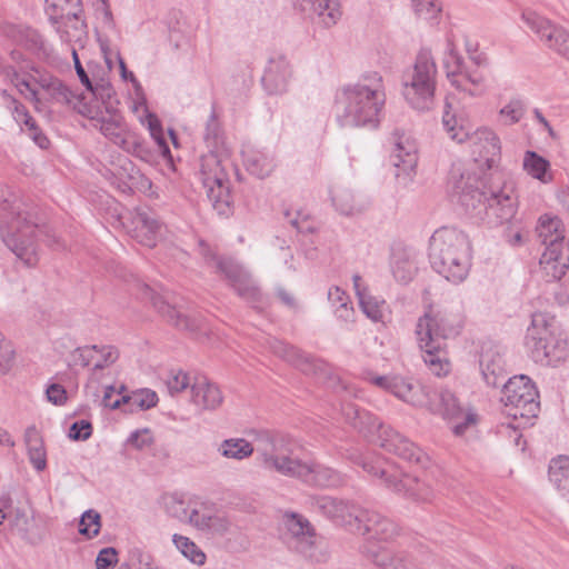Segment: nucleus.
Here are the masks:
<instances>
[{
  "instance_id": "obj_38",
  "label": "nucleus",
  "mask_w": 569,
  "mask_h": 569,
  "mask_svg": "<svg viewBox=\"0 0 569 569\" xmlns=\"http://www.w3.org/2000/svg\"><path fill=\"white\" fill-rule=\"evenodd\" d=\"M523 169L532 178L548 183L552 181L550 162L535 151H527L523 157Z\"/></svg>"
},
{
  "instance_id": "obj_46",
  "label": "nucleus",
  "mask_w": 569,
  "mask_h": 569,
  "mask_svg": "<svg viewBox=\"0 0 569 569\" xmlns=\"http://www.w3.org/2000/svg\"><path fill=\"white\" fill-rule=\"evenodd\" d=\"M123 405H128L130 411L148 410L158 403V396L153 390L140 389L130 395H122Z\"/></svg>"
},
{
  "instance_id": "obj_64",
  "label": "nucleus",
  "mask_w": 569,
  "mask_h": 569,
  "mask_svg": "<svg viewBox=\"0 0 569 569\" xmlns=\"http://www.w3.org/2000/svg\"><path fill=\"white\" fill-rule=\"evenodd\" d=\"M118 562V552L113 547H107L99 551L96 559L97 569H113Z\"/></svg>"
},
{
  "instance_id": "obj_9",
  "label": "nucleus",
  "mask_w": 569,
  "mask_h": 569,
  "mask_svg": "<svg viewBox=\"0 0 569 569\" xmlns=\"http://www.w3.org/2000/svg\"><path fill=\"white\" fill-rule=\"evenodd\" d=\"M501 402L507 417L512 419L510 427L525 429L533 425L540 411L539 392L525 375L509 378L502 386Z\"/></svg>"
},
{
  "instance_id": "obj_61",
  "label": "nucleus",
  "mask_w": 569,
  "mask_h": 569,
  "mask_svg": "<svg viewBox=\"0 0 569 569\" xmlns=\"http://www.w3.org/2000/svg\"><path fill=\"white\" fill-rule=\"evenodd\" d=\"M189 383L188 375L181 370H171L167 379V387L172 396L183 391Z\"/></svg>"
},
{
  "instance_id": "obj_63",
  "label": "nucleus",
  "mask_w": 569,
  "mask_h": 569,
  "mask_svg": "<svg viewBox=\"0 0 569 569\" xmlns=\"http://www.w3.org/2000/svg\"><path fill=\"white\" fill-rule=\"evenodd\" d=\"M92 435V425L88 420L74 421L69 429V437L74 441L88 440Z\"/></svg>"
},
{
  "instance_id": "obj_39",
  "label": "nucleus",
  "mask_w": 569,
  "mask_h": 569,
  "mask_svg": "<svg viewBox=\"0 0 569 569\" xmlns=\"http://www.w3.org/2000/svg\"><path fill=\"white\" fill-rule=\"evenodd\" d=\"M207 189L208 200L211 202L212 208L219 214H228L230 212V193L228 180L224 179L219 182H211L203 184Z\"/></svg>"
},
{
  "instance_id": "obj_25",
  "label": "nucleus",
  "mask_w": 569,
  "mask_h": 569,
  "mask_svg": "<svg viewBox=\"0 0 569 569\" xmlns=\"http://www.w3.org/2000/svg\"><path fill=\"white\" fill-rule=\"evenodd\" d=\"M472 146V152L478 154L479 161L491 168L499 159L501 152V144L499 137L489 128H479L473 132H469V138Z\"/></svg>"
},
{
  "instance_id": "obj_20",
  "label": "nucleus",
  "mask_w": 569,
  "mask_h": 569,
  "mask_svg": "<svg viewBox=\"0 0 569 569\" xmlns=\"http://www.w3.org/2000/svg\"><path fill=\"white\" fill-rule=\"evenodd\" d=\"M373 383L413 407H425L429 400V389L409 378L379 376L373 379Z\"/></svg>"
},
{
  "instance_id": "obj_57",
  "label": "nucleus",
  "mask_w": 569,
  "mask_h": 569,
  "mask_svg": "<svg viewBox=\"0 0 569 569\" xmlns=\"http://www.w3.org/2000/svg\"><path fill=\"white\" fill-rule=\"evenodd\" d=\"M203 138L209 148H217L221 142V130L214 109L206 122Z\"/></svg>"
},
{
  "instance_id": "obj_36",
  "label": "nucleus",
  "mask_w": 569,
  "mask_h": 569,
  "mask_svg": "<svg viewBox=\"0 0 569 569\" xmlns=\"http://www.w3.org/2000/svg\"><path fill=\"white\" fill-rule=\"evenodd\" d=\"M46 13L52 24L82 12L81 0H46Z\"/></svg>"
},
{
  "instance_id": "obj_30",
  "label": "nucleus",
  "mask_w": 569,
  "mask_h": 569,
  "mask_svg": "<svg viewBox=\"0 0 569 569\" xmlns=\"http://www.w3.org/2000/svg\"><path fill=\"white\" fill-rule=\"evenodd\" d=\"M419 347L423 352V361L429 370L437 377L446 376L450 372L451 366L443 351V342L438 343L428 341L425 338L417 337Z\"/></svg>"
},
{
  "instance_id": "obj_60",
  "label": "nucleus",
  "mask_w": 569,
  "mask_h": 569,
  "mask_svg": "<svg viewBox=\"0 0 569 569\" xmlns=\"http://www.w3.org/2000/svg\"><path fill=\"white\" fill-rule=\"evenodd\" d=\"M415 12L425 19H433L441 11L439 0H412Z\"/></svg>"
},
{
  "instance_id": "obj_18",
  "label": "nucleus",
  "mask_w": 569,
  "mask_h": 569,
  "mask_svg": "<svg viewBox=\"0 0 569 569\" xmlns=\"http://www.w3.org/2000/svg\"><path fill=\"white\" fill-rule=\"evenodd\" d=\"M521 18L545 46L569 60V33L562 27L553 24L550 20L531 10H525Z\"/></svg>"
},
{
  "instance_id": "obj_31",
  "label": "nucleus",
  "mask_w": 569,
  "mask_h": 569,
  "mask_svg": "<svg viewBox=\"0 0 569 569\" xmlns=\"http://www.w3.org/2000/svg\"><path fill=\"white\" fill-rule=\"evenodd\" d=\"M419 347L423 352V361L429 370L437 377L446 376L450 372L451 366L443 351V342L438 343L428 341L425 338L417 337Z\"/></svg>"
},
{
  "instance_id": "obj_42",
  "label": "nucleus",
  "mask_w": 569,
  "mask_h": 569,
  "mask_svg": "<svg viewBox=\"0 0 569 569\" xmlns=\"http://www.w3.org/2000/svg\"><path fill=\"white\" fill-rule=\"evenodd\" d=\"M53 26L61 41L66 43L79 41L86 34V23L80 14H76L72 19L60 20L58 24Z\"/></svg>"
},
{
  "instance_id": "obj_21",
  "label": "nucleus",
  "mask_w": 569,
  "mask_h": 569,
  "mask_svg": "<svg viewBox=\"0 0 569 569\" xmlns=\"http://www.w3.org/2000/svg\"><path fill=\"white\" fill-rule=\"evenodd\" d=\"M479 366L488 387L499 388L508 380L503 352L498 345L488 341L481 346Z\"/></svg>"
},
{
  "instance_id": "obj_35",
  "label": "nucleus",
  "mask_w": 569,
  "mask_h": 569,
  "mask_svg": "<svg viewBox=\"0 0 569 569\" xmlns=\"http://www.w3.org/2000/svg\"><path fill=\"white\" fill-rule=\"evenodd\" d=\"M154 308L167 319V321L179 329L197 332L200 330V323L196 319L189 318L176 307L169 305L161 298L153 300Z\"/></svg>"
},
{
  "instance_id": "obj_32",
  "label": "nucleus",
  "mask_w": 569,
  "mask_h": 569,
  "mask_svg": "<svg viewBox=\"0 0 569 569\" xmlns=\"http://www.w3.org/2000/svg\"><path fill=\"white\" fill-rule=\"evenodd\" d=\"M192 401L203 409L214 410L223 400L220 389L206 377L196 378L191 385Z\"/></svg>"
},
{
  "instance_id": "obj_44",
  "label": "nucleus",
  "mask_w": 569,
  "mask_h": 569,
  "mask_svg": "<svg viewBox=\"0 0 569 569\" xmlns=\"http://www.w3.org/2000/svg\"><path fill=\"white\" fill-rule=\"evenodd\" d=\"M201 176L203 184H210L211 182H219L226 179L221 161L213 151L201 157Z\"/></svg>"
},
{
  "instance_id": "obj_34",
  "label": "nucleus",
  "mask_w": 569,
  "mask_h": 569,
  "mask_svg": "<svg viewBox=\"0 0 569 569\" xmlns=\"http://www.w3.org/2000/svg\"><path fill=\"white\" fill-rule=\"evenodd\" d=\"M24 442L31 465L37 471H43L47 467V452L42 437L34 426L27 428Z\"/></svg>"
},
{
  "instance_id": "obj_52",
  "label": "nucleus",
  "mask_w": 569,
  "mask_h": 569,
  "mask_svg": "<svg viewBox=\"0 0 569 569\" xmlns=\"http://www.w3.org/2000/svg\"><path fill=\"white\" fill-rule=\"evenodd\" d=\"M526 111L523 102L519 99L510 100L499 114L505 124L511 126L520 121Z\"/></svg>"
},
{
  "instance_id": "obj_48",
  "label": "nucleus",
  "mask_w": 569,
  "mask_h": 569,
  "mask_svg": "<svg viewBox=\"0 0 569 569\" xmlns=\"http://www.w3.org/2000/svg\"><path fill=\"white\" fill-rule=\"evenodd\" d=\"M147 123H148V129L150 131V134L158 146V151L163 156V158L167 161L172 162V156L170 152V148L164 138L160 120L157 118V116L149 113L147 116Z\"/></svg>"
},
{
  "instance_id": "obj_33",
  "label": "nucleus",
  "mask_w": 569,
  "mask_h": 569,
  "mask_svg": "<svg viewBox=\"0 0 569 569\" xmlns=\"http://www.w3.org/2000/svg\"><path fill=\"white\" fill-rule=\"evenodd\" d=\"M271 349L274 355L291 363L305 373L312 372L317 367L313 359L309 355L284 341L274 339L271 342Z\"/></svg>"
},
{
  "instance_id": "obj_53",
  "label": "nucleus",
  "mask_w": 569,
  "mask_h": 569,
  "mask_svg": "<svg viewBox=\"0 0 569 569\" xmlns=\"http://www.w3.org/2000/svg\"><path fill=\"white\" fill-rule=\"evenodd\" d=\"M442 124L451 140L462 143L469 138V131H467L462 126L458 127L456 117L449 111H445L442 116Z\"/></svg>"
},
{
  "instance_id": "obj_62",
  "label": "nucleus",
  "mask_w": 569,
  "mask_h": 569,
  "mask_svg": "<svg viewBox=\"0 0 569 569\" xmlns=\"http://www.w3.org/2000/svg\"><path fill=\"white\" fill-rule=\"evenodd\" d=\"M124 390V386H120L119 390H117L113 386H104V392L101 400V403L106 408H110L112 410L120 408L123 405L122 401V391Z\"/></svg>"
},
{
  "instance_id": "obj_40",
  "label": "nucleus",
  "mask_w": 569,
  "mask_h": 569,
  "mask_svg": "<svg viewBox=\"0 0 569 569\" xmlns=\"http://www.w3.org/2000/svg\"><path fill=\"white\" fill-rule=\"evenodd\" d=\"M253 451L252 443L244 438H229L218 447V452L226 459L243 460L249 458Z\"/></svg>"
},
{
  "instance_id": "obj_55",
  "label": "nucleus",
  "mask_w": 569,
  "mask_h": 569,
  "mask_svg": "<svg viewBox=\"0 0 569 569\" xmlns=\"http://www.w3.org/2000/svg\"><path fill=\"white\" fill-rule=\"evenodd\" d=\"M415 272L416 267L408 258H396L392 261V273L398 281L408 283L412 280Z\"/></svg>"
},
{
  "instance_id": "obj_45",
  "label": "nucleus",
  "mask_w": 569,
  "mask_h": 569,
  "mask_svg": "<svg viewBox=\"0 0 569 569\" xmlns=\"http://www.w3.org/2000/svg\"><path fill=\"white\" fill-rule=\"evenodd\" d=\"M9 528L22 539H28L33 518L23 508H14L7 513Z\"/></svg>"
},
{
  "instance_id": "obj_7",
  "label": "nucleus",
  "mask_w": 569,
  "mask_h": 569,
  "mask_svg": "<svg viewBox=\"0 0 569 569\" xmlns=\"http://www.w3.org/2000/svg\"><path fill=\"white\" fill-rule=\"evenodd\" d=\"M2 210L11 216L2 230L3 242L27 267H34L39 261L38 234L43 232L39 222L16 198H4Z\"/></svg>"
},
{
  "instance_id": "obj_50",
  "label": "nucleus",
  "mask_w": 569,
  "mask_h": 569,
  "mask_svg": "<svg viewBox=\"0 0 569 569\" xmlns=\"http://www.w3.org/2000/svg\"><path fill=\"white\" fill-rule=\"evenodd\" d=\"M101 528L100 513L93 509L84 511L79 521V533L92 539L99 535Z\"/></svg>"
},
{
  "instance_id": "obj_8",
  "label": "nucleus",
  "mask_w": 569,
  "mask_h": 569,
  "mask_svg": "<svg viewBox=\"0 0 569 569\" xmlns=\"http://www.w3.org/2000/svg\"><path fill=\"white\" fill-rule=\"evenodd\" d=\"M438 69L430 49L418 52L413 66L402 77V94L408 104L419 111H430L436 102Z\"/></svg>"
},
{
  "instance_id": "obj_26",
  "label": "nucleus",
  "mask_w": 569,
  "mask_h": 569,
  "mask_svg": "<svg viewBox=\"0 0 569 569\" xmlns=\"http://www.w3.org/2000/svg\"><path fill=\"white\" fill-rule=\"evenodd\" d=\"M132 223L138 241L149 248L154 247L162 229L157 214L148 207H139L134 210Z\"/></svg>"
},
{
  "instance_id": "obj_27",
  "label": "nucleus",
  "mask_w": 569,
  "mask_h": 569,
  "mask_svg": "<svg viewBox=\"0 0 569 569\" xmlns=\"http://www.w3.org/2000/svg\"><path fill=\"white\" fill-rule=\"evenodd\" d=\"M295 6L310 19L330 28L341 18L339 0H293Z\"/></svg>"
},
{
  "instance_id": "obj_2",
  "label": "nucleus",
  "mask_w": 569,
  "mask_h": 569,
  "mask_svg": "<svg viewBox=\"0 0 569 569\" xmlns=\"http://www.w3.org/2000/svg\"><path fill=\"white\" fill-rule=\"evenodd\" d=\"M386 103L382 76L367 72L356 83H349L337 90L335 109L337 120L342 127L376 128Z\"/></svg>"
},
{
  "instance_id": "obj_43",
  "label": "nucleus",
  "mask_w": 569,
  "mask_h": 569,
  "mask_svg": "<svg viewBox=\"0 0 569 569\" xmlns=\"http://www.w3.org/2000/svg\"><path fill=\"white\" fill-rule=\"evenodd\" d=\"M119 358V351L113 346H101L98 347L97 358L93 361V368L91 376L89 378V382L87 383V388H91V386L96 382H99L98 373L102 369L114 363Z\"/></svg>"
},
{
  "instance_id": "obj_4",
  "label": "nucleus",
  "mask_w": 569,
  "mask_h": 569,
  "mask_svg": "<svg viewBox=\"0 0 569 569\" xmlns=\"http://www.w3.org/2000/svg\"><path fill=\"white\" fill-rule=\"evenodd\" d=\"M432 269L453 283L462 282L471 267V246L468 236L456 228L437 230L429 241Z\"/></svg>"
},
{
  "instance_id": "obj_12",
  "label": "nucleus",
  "mask_w": 569,
  "mask_h": 569,
  "mask_svg": "<svg viewBox=\"0 0 569 569\" xmlns=\"http://www.w3.org/2000/svg\"><path fill=\"white\" fill-rule=\"evenodd\" d=\"M257 452L261 458L262 466L271 471L289 477L299 459L290 456L293 440L290 436L279 432L262 430L258 432Z\"/></svg>"
},
{
  "instance_id": "obj_59",
  "label": "nucleus",
  "mask_w": 569,
  "mask_h": 569,
  "mask_svg": "<svg viewBox=\"0 0 569 569\" xmlns=\"http://www.w3.org/2000/svg\"><path fill=\"white\" fill-rule=\"evenodd\" d=\"M98 346H86L77 348L71 353V361L73 365H80L81 367L93 366V361L97 358Z\"/></svg>"
},
{
  "instance_id": "obj_17",
  "label": "nucleus",
  "mask_w": 569,
  "mask_h": 569,
  "mask_svg": "<svg viewBox=\"0 0 569 569\" xmlns=\"http://www.w3.org/2000/svg\"><path fill=\"white\" fill-rule=\"evenodd\" d=\"M355 522L357 523L358 532L366 537V542L361 548L363 553L366 547L376 550H386L385 548L376 546V542L390 541L399 532L398 525L393 520L368 509H359Z\"/></svg>"
},
{
  "instance_id": "obj_47",
  "label": "nucleus",
  "mask_w": 569,
  "mask_h": 569,
  "mask_svg": "<svg viewBox=\"0 0 569 569\" xmlns=\"http://www.w3.org/2000/svg\"><path fill=\"white\" fill-rule=\"evenodd\" d=\"M72 58H73V62H74V69L80 79V82L87 88V90L91 91L96 97L100 96L101 99H104V98L110 99L111 94L113 92L112 87L110 84H107V86L96 84L94 86L92 83V81L90 80L89 76L87 74L84 68L82 67V64L79 60L78 53L76 52L74 49L72 50Z\"/></svg>"
},
{
  "instance_id": "obj_22",
  "label": "nucleus",
  "mask_w": 569,
  "mask_h": 569,
  "mask_svg": "<svg viewBox=\"0 0 569 569\" xmlns=\"http://www.w3.org/2000/svg\"><path fill=\"white\" fill-rule=\"evenodd\" d=\"M308 503L312 511L335 521L336 523H351L360 508L355 505L330 496H311Z\"/></svg>"
},
{
  "instance_id": "obj_1",
  "label": "nucleus",
  "mask_w": 569,
  "mask_h": 569,
  "mask_svg": "<svg viewBox=\"0 0 569 569\" xmlns=\"http://www.w3.org/2000/svg\"><path fill=\"white\" fill-rule=\"evenodd\" d=\"M450 194L475 218L490 227L512 222L516 218L519 201L511 183L488 186L486 180L476 173L463 172L450 180Z\"/></svg>"
},
{
  "instance_id": "obj_56",
  "label": "nucleus",
  "mask_w": 569,
  "mask_h": 569,
  "mask_svg": "<svg viewBox=\"0 0 569 569\" xmlns=\"http://www.w3.org/2000/svg\"><path fill=\"white\" fill-rule=\"evenodd\" d=\"M166 512L181 521H186L189 515L184 501L176 495H168L162 498Z\"/></svg>"
},
{
  "instance_id": "obj_16",
  "label": "nucleus",
  "mask_w": 569,
  "mask_h": 569,
  "mask_svg": "<svg viewBox=\"0 0 569 569\" xmlns=\"http://www.w3.org/2000/svg\"><path fill=\"white\" fill-rule=\"evenodd\" d=\"M442 64L446 70L447 79L452 87L457 90L468 92L470 96L478 94V92L469 86L475 88L481 86L485 82V76L480 70L473 69L466 63L450 39L447 40Z\"/></svg>"
},
{
  "instance_id": "obj_14",
  "label": "nucleus",
  "mask_w": 569,
  "mask_h": 569,
  "mask_svg": "<svg viewBox=\"0 0 569 569\" xmlns=\"http://www.w3.org/2000/svg\"><path fill=\"white\" fill-rule=\"evenodd\" d=\"M283 526V537L289 548L313 562H325L328 559L326 548L318 541L316 531L307 518L295 512L284 513Z\"/></svg>"
},
{
  "instance_id": "obj_6",
  "label": "nucleus",
  "mask_w": 569,
  "mask_h": 569,
  "mask_svg": "<svg viewBox=\"0 0 569 569\" xmlns=\"http://www.w3.org/2000/svg\"><path fill=\"white\" fill-rule=\"evenodd\" d=\"M350 459L379 486L398 496L416 502H430L435 497V491L429 483L403 472L396 463L360 453L350 456Z\"/></svg>"
},
{
  "instance_id": "obj_37",
  "label": "nucleus",
  "mask_w": 569,
  "mask_h": 569,
  "mask_svg": "<svg viewBox=\"0 0 569 569\" xmlns=\"http://www.w3.org/2000/svg\"><path fill=\"white\" fill-rule=\"evenodd\" d=\"M549 480L561 492L569 497V457L559 456L549 463Z\"/></svg>"
},
{
  "instance_id": "obj_28",
  "label": "nucleus",
  "mask_w": 569,
  "mask_h": 569,
  "mask_svg": "<svg viewBox=\"0 0 569 569\" xmlns=\"http://www.w3.org/2000/svg\"><path fill=\"white\" fill-rule=\"evenodd\" d=\"M291 76L288 60L283 56L269 59L261 82L269 94H280L287 90Z\"/></svg>"
},
{
  "instance_id": "obj_24",
  "label": "nucleus",
  "mask_w": 569,
  "mask_h": 569,
  "mask_svg": "<svg viewBox=\"0 0 569 569\" xmlns=\"http://www.w3.org/2000/svg\"><path fill=\"white\" fill-rule=\"evenodd\" d=\"M289 477L315 487H336L342 482L340 473L332 468L301 460L297 462Z\"/></svg>"
},
{
  "instance_id": "obj_3",
  "label": "nucleus",
  "mask_w": 569,
  "mask_h": 569,
  "mask_svg": "<svg viewBox=\"0 0 569 569\" xmlns=\"http://www.w3.org/2000/svg\"><path fill=\"white\" fill-rule=\"evenodd\" d=\"M341 410L346 420L355 429L362 433L369 441L380 446L386 451L423 467L429 461L428 456L421 448L391 427L383 426L371 412L359 408L353 402L345 403Z\"/></svg>"
},
{
  "instance_id": "obj_19",
  "label": "nucleus",
  "mask_w": 569,
  "mask_h": 569,
  "mask_svg": "<svg viewBox=\"0 0 569 569\" xmlns=\"http://www.w3.org/2000/svg\"><path fill=\"white\" fill-rule=\"evenodd\" d=\"M90 119L93 121L94 128H98L106 138L124 151L134 154L142 152L143 144L128 131L127 123L120 113L90 116Z\"/></svg>"
},
{
  "instance_id": "obj_54",
  "label": "nucleus",
  "mask_w": 569,
  "mask_h": 569,
  "mask_svg": "<svg viewBox=\"0 0 569 569\" xmlns=\"http://www.w3.org/2000/svg\"><path fill=\"white\" fill-rule=\"evenodd\" d=\"M129 561L130 568L133 567L134 569H162L154 563L151 553L140 548H133L129 551Z\"/></svg>"
},
{
  "instance_id": "obj_51",
  "label": "nucleus",
  "mask_w": 569,
  "mask_h": 569,
  "mask_svg": "<svg viewBox=\"0 0 569 569\" xmlns=\"http://www.w3.org/2000/svg\"><path fill=\"white\" fill-rule=\"evenodd\" d=\"M359 306L363 313L375 322L382 321L385 301L372 297L370 293L361 296Z\"/></svg>"
},
{
  "instance_id": "obj_29",
  "label": "nucleus",
  "mask_w": 569,
  "mask_h": 569,
  "mask_svg": "<svg viewBox=\"0 0 569 569\" xmlns=\"http://www.w3.org/2000/svg\"><path fill=\"white\" fill-rule=\"evenodd\" d=\"M246 170L259 178L269 177L277 167L276 154L268 148L249 147L242 151Z\"/></svg>"
},
{
  "instance_id": "obj_41",
  "label": "nucleus",
  "mask_w": 569,
  "mask_h": 569,
  "mask_svg": "<svg viewBox=\"0 0 569 569\" xmlns=\"http://www.w3.org/2000/svg\"><path fill=\"white\" fill-rule=\"evenodd\" d=\"M331 201L336 209L346 216L355 214L361 210L356 201L352 191L343 186H336L331 189Z\"/></svg>"
},
{
  "instance_id": "obj_23",
  "label": "nucleus",
  "mask_w": 569,
  "mask_h": 569,
  "mask_svg": "<svg viewBox=\"0 0 569 569\" xmlns=\"http://www.w3.org/2000/svg\"><path fill=\"white\" fill-rule=\"evenodd\" d=\"M390 160L397 168L396 177L405 183L411 180V176L418 163L417 146L413 140L405 134L395 133V148Z\"/></svg>"
},
{
  "instance_id": "obj_11",
  "label": "nucleus",
  "mask_w": 569,
  "mask_h": 569,
  "mask_svg": "<svg viewBox=\"0 0 569 569\" xmlns=\"http://www.w3.org/2000/svg\"><path fill=\"white\" fill-rule=\"evenodd\" d=\"M201 254L208 266L224 276L237 295L256 309L264 306L263 295L251 274L230 258L218 257L207 244L200 242Z\"/></svg>"
},
{
  "instance_id": "obj_5",
  "label": "nucleus",
  "mask_w": 569,
  "mask_h": 569,
  "mask_svg": "<svg viewBox=\"0 0 569 569\" xmlns=\"http://www.w3.org/2000/svg\"><path fill=\"white\" fill-rule=\"evenodd\" d=\"M525 346L530 358L556 367L568 358V342L559 321L549 312H535L527 328Z\"/></svg>"
},
{
  "instance_id": "obj_10",
  "label": "nucleus",
  "mask_w": 569,
  "mask_h": 569,
  "mask_svg": "<svg viewBox=\"0 0 569 569\" xmlns=\"http://www.w3.org/2000/svg\"><path fill=\"white\" fill-rule=\"evenodd\" d=\"M536 231L545 250L539 264L550 280H559L569 268V256L565 254V234L562 221L551 214H542Z\"/></svg>"
},
{
  "instance_id": "obj_49",
  "label": "nucleus",
  "mask_w": 569,
  "mask_h": 569,
  "mask_svg": "<svg viewBox=\"0 0 569 569\" xmlns=\"http://www.w3.org/2000/svg\"><path fill=\"white\" fill-rule=\"evenodd\" d=\"M173 543L181 553L196 565H203L206 555L188 537L173 535Z\"/></svg>"
},
{
  "instance_id": "obj_58",
  "label": "nucleus",
  "mask_w": 569,
  "mask_h": 569,
  "mask_svg": "<svg viewBox=\"0 0 569 569\" xmlns=\"http://www.w3.org/2000/svg\"><path fill=\"white\" fill-rule=\"evenodd\" d=\"M14 349L11 341L7 340L0 331V373H7L14 362Z\"/></svg>"
},
{
  "instance_id": "obj_13",
  "label": "nucleus",
  "mask_w": 569,
  "mask_h": 569,
  "mask_svg": "<svg viewBox=\"0 0 569 569\" xmlns=\"http://www.w3.org/2000/svg\"><path fill=\"white\" fill-rule=\"evenodd\" d=\"M455 306L425 312L416 325L417 337L425 338L429 342L435 340L441 343L446 339L459 336L465 325V317L459 305Z\"/></svg>"
},
{
  "instance_id": "obj_15",
  "label": "nucleus",
  "mask_w": 569,
  "mask_h": 569,
  "mask_svg": "<svg viewBox=\"0 0 569 569\" xmlns=\"http://www.w3.org/2000/svg\"><path fill=\"white\" fill-rule=\"evenodd\" d=\"M425 407L452 422V431L456 436H462L476 422V413L465 412L455 393L447 388L429 390V400Z\"/></svg>"
}]
</instances>
